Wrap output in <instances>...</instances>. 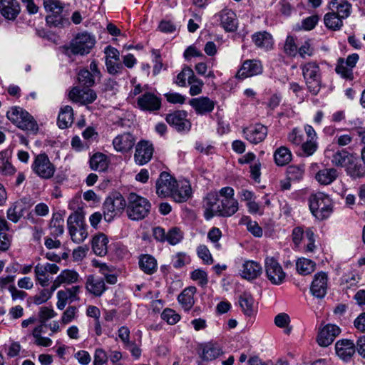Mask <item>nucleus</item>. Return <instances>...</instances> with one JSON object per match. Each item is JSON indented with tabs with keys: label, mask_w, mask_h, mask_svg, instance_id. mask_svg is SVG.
I'll list each match as a JSON object with an SVG mask.
<instances>
[{
	"label": "nucleus",
	"mask_w": 365,
	"mask_h": 365,
	"mask_svg": "<svg viewBox=\"0 0 365 365\" xmlns=\"http://www.w3.org/2000/svg\"><path fill=\"white\" fill-rule=\"evenodd\" d=\"M151 204L148 199L131 192L128 196L125 212L128 217L133 221H139L148 216Z\"/></svg>",
	"instance_id": "1"
},
{
	"label": "nucleus",
	"mask_w": 365,
	"mask_h": 365,
	"mask_svg": "<svg viewBox=\"0 0 365 365\" xmlns=\"http://www.w3.org/2000/svg\"><path fill=\"white\" fill-rule=\"evenodd\" d=\"M96 44L94 35L87 31L78 33L65 47L66 53L68 56L79 55L85 56L88 54Z\"/></svg>",
	"instance_id": "2"
},
{
	"label": "nucleus",
	"mask_w": 365,
	"mask_h": 365,
	"mask_svg": "<svg viewBox=\"0 0 365 365\" xmlns=\"http://www.w3.org/2000/svg\"><path fill=\"white\" fill-rule=\"evenodd\" d=\"M309 205L312 215L319 220L327 219L332 212L331 200L324 192L312 194L309 198Z\"/></svg>",
	"instance_id": "3"
},
{
	"label": "nucleus",
	"mask_w": 365,
	"mask_h": 365,
	"mask_svg": "<svg viewBox=\"0 0 365 365\" xmlns=\"http://www.w3.org/2000/svg\"><path fill=\"white\" fill-rule=\"evenodd\" d=\"M7 118L19 128L36 133L38 126L32 115L21 107H11L6 113Z\"/></svg>",
	"instance_id": "4"
},
{
	"label": "nucleus",
	"mask_w": 365,
	"mask_h": 365,
	"mask_svg": "<svg viewBox=\"0 0 365 365\" xmlns=\"http://www.w3.org/2000/svg\"><path fill=\"white\" fill-rule=\"evenodd\" d=\"M300 68L308 91L312 95H317L322 86V74L319 64L315 61H309L301 64Z\"/></svg>",
	"instance_id": "5"
},
{
	"label": "nucleus",
	"mask_w": 365,
	"mask_h": 365,
	"mask_svg": "<svg viewBox=\"0 0 365 365\" xmlns=\"http://www.w3.org/2000/svg\"><path fill=\"white\" fill-rule=\"evenodd\" d=\"M67 225L69 235L73 242L80 244L87 238V225L82 212L76 211L71 214L67 219Z\"/></svg>",
	"instance_id": "6"
},
{
	"label": "nucleus",
	"mask_w": 365,
	"mask_h": 365,
	"mask_svg": "<svg viewBox=\"0 0 365 365\" xmlns=\"http://www.w3.org/2000/svg\"><path fill=\"white\" fill-rule=\"evenodd\" d=\"M43 6L45 11L50 13L46 17V23L48 25L61 27L69 24L68 19L62 16L64 4L61 1L43 0Z\"/></svg>",
	"instance_id": "7"
},
{
	"label": "nucleus",
	"mask_w": 365,
	"mask_h": 365,
	"mask_svg": "<svg viewBox=\"0 0 365 365\" xmlns=\"http://www.w3.org/2000/svg\"><path fill=\"white\" fill-rule=\"evenodd\" d=\"M31 168L33 173L43 180L52 178L56 171V165L45 153L34 156Z\"/></svg>",
	"instance_id": "8"
},
{
	"label": "nucleus",
	"mask_w": 365,
	"mask_h": 365,
	"mask_svg": "<svg viewBox=\"0 0 365 365\" xmlns=\"http://www.w3.org/2000/svg\"><path fill=\"white\" fill-rule=\"evenodd\" d=\"M126 201L119 193L106 198L103 203V217L106 222H111L125 208Z\"/></svg>",
	"instance_id": "9"
},
{
	"label": "nucleus",
	"mask_w": 365,
	"mask_h": 365,
	"mask_svg": "<svg viewBox=\"0 0 365 365\" xmlns=\"http://www.w3.org/2000/svg\"><path fill=\"white\" fill-rule=\"evenodd\" d=\"M264 268L266 276L272 284L279 285L284 281L286 273L274 257H267L265 259Z\"/></svg>",
	"instance_id": "10"
},
{
	"label": "nucleus",
	"mask_w": 365,
	"mask_h": 365,
	"mask_svg": "<svg viewBox=\"0 0 365 365\" xmlns=\"http://www.w3.org/2000/svg\"><path fill=\"white\" fill-rule=\"evenodd\" d=\"M359 59V56L357 53L349 55L346 59L338 58L335 68L336 73L344 78L352 80L354 78L353 68L356 66Z\"/></svg>",
	"instance_id": "11"
},
{
	"label": "nucleus",
	"mask_w": 365,
	"mask_h": 365,
	"mask_svg": "<svg viewBox=\"0 0 365 365\" xmlns=\"http://www.w3.org/2000/svg\"><path fill=\"white\" fill-rule=\"evenodd\" d=\"M137 137L130 132L117 135L112 141L114 150L123 154L130 153L136 145Z\"/></svg>",
	"instance_id": "12"
},
{
	"label": "nucleus",
	"mask_w": 365,
	"mask_h": 365,
	"mask_svg": "<svg viewBox=\"0 0 365 365\" xmlns=\"http://www.w3.org/2000/svg\"><path fill=\"white\" fill-rule=\"evenodd\" d=\"M137 107L143 111L155 112L161 108V98L155 93L145 91L137 98Z\"/></svg>",
	"instance_id": "13"
},
{
	"label": "nucleus",
	"mask_w": 365,
	"mask_h": 365,
	"mask_svg": "<svg viewBox=\"0 0 365 365\" xmlns=\"http://www.w3.org/2000/svg\"><path fill=\"white\" fill-rule=\"evenodd\" d=\"M177 180L170 173L163 172L156 182V193L160 197H168L172 194Z\"/></svg>",
	"instance_id": "14"
},
{
	"label": "nucleus",
	"mask_w": 365,
	"mask_h": 365,
	"mask_svg": "<svg viewBox=\"0 0 365 365\" xmlns=\"http://www.w3.org/2000/svg\"><path fill=\"white\" fill-rule=\"evenodd\" d=\"M59 269V267L56 264L48 262L46 264L38 263L34 267L35 279L41 287H47L50 282L47 274H56Z\"/></svg>",
	"instance_id": "15"
},
{
	"label": "nucleus",
	"mask_w": 365,
	"mask_h": 365,
	"mask_svg": "<svg viewBox=\"0 0 365 365\" xmlns=\"http://www.w3.org/2000/svg\"><path fill=\"white\" fill-rule=\"evenodd\" d=\"M220 198L217 192H209L203 200L204 217L210 220L215 215L220 216Z\"/></svg>",
	"instance_id": "16"
},
{
	"label": "nucleus",
	"mask_w": 365,
	"mask_h": 365,
	"mask_svg": "<svg viewBox=\"0 0 365 365\" xmlns=\"http://www.w3.org/2000/svg\"><path fill=\"white\" fill-rule=\"evenodd\" d=\"M68 98L74 103L86 105L92 103L96 99L97 95L92 89L73 87L68 93Z\"/></svg>",
	"instance_id": "17"
},
{
	"label": "nucleus",
	"mask_w": 365,
	"mask_h": 365,
	"mask_svg": "<svg viewBox=\"0 0 365 365\" xmlns=\"http://www.w3.org/2000/svg\"><path fill=\"white\" fill-rule=\"evenodd\" d=\"M263 72V66L259 60L250 59L243 62L241 68L236 74V78L244 79L248 77L259 75Z\"/></svg>",
	"instance_id": "18"
},
{
	"label": "nucleus",
	"mask_w": 365,
	"mask_h": 365,
	"mask_svg": "<svg viewBox=\"0 0 365 365\" xmlns=\"http://www.w3.org/2000/svg\"><path fill=\"white\" fill-rule=\"evenodd\" d=\"M154 148L147 140H140L135 145L134 159L137 164L143 165L148 163L153 155Z\"/></svg>",
	"instance_id": "19"
},
{
	"label": "nucleus",
	"mask_w": 365,
	"mask_h": 365,
	"mask_svg": "<svg viewBox=\"0 0 365 365\" xmlns=\"http://www.w3.org/2000/svg\"><path fill=\"white\" fill-rule=\"evenodd\" d=\"M187 112L185 110H177L167 115L166 121L173 126L178 131L190 130L191 123L187 119Z\"/></svg>",
	"instance_id": "20"
},
{
	"label": "nucleus",
	"mask_w": 365,
	"mask_h": 365,
	"mask_svg": "<svg viewBox=\"0 0 365 365\" xmlns=\"http://www.w3.org/2000/svg\"><path fill=\"white\" fill-rule=\"evenodd\" d=\"M245 138L253 144L262 142L267 135V128L262 124L256 123L243 129Z\"/></svg>",
	"instance_id": "21"
},
{
	"label": "nucleus",
	"mask_w": 365,
	"mask_h": 365,
	"mask_svg": "<svg viewBox=\"0 0 365 365\" xmlns=\"http://www.w3.org/2000/svg\"><path fill=\"white\" fill-rule=\"evenodd\" d=\"M21 8L17 0H0V14L8 21H14Z\"/></svg>",
	"instance_id": "22"
},
{
	"label": "nucleus",
	"mask_w": 365,
	"mask_h": 365,
	"mask_svg": "<svg viewBox=\"0 0 365 365\" xmlns=\"http://www.w3.org/2000/svg\"><path fill=\"white\" fill-rule=\"evenodd\" d=\"M341 330L339 327L334 324H327L320 329L317 336V342L321 346H328L340 334Z\"/></svg>",
	"instance_id": "23"
},
{
	"label": "nucleus",
	"mask_w": 365,
	"mask_h": 365,
	"mask_svg": "<svg viewBox=\"0 0 365 365\" xmlns=\"http://www.w3.org/2000/svg\"><path fill=\"white\" fill-rule=\"evenodd\" d=\"M327 274L320 272L314 275L310 287V292L317 298L322 299L327 292Z\"/></svg>",
	"instance_id": "24"
},
{
	"label": "nucleus",
	"mask_w": 365,
	"mask_h": 365,
	"mask_svg": "<svg viewBox=\"0 0 365 365\" xmlns=\"http://www.w3.org/2000/svg\"><path fill=\"white\" fill-rule=\"evenodd\" d=\"M189 104L200 115L211 113L215 106L214 101L205 96L192 98L189 101Z\"/></svg>",
	"instance_id": "25"
},
{
	"label": "nucleus",
	"mask_w": 365,
	"mask_h": 365,
	"mask_svg": "<svg viewBox=\"0 0 365 365\" xmlns=\"http://www.w3.org/2000/svg\"><path fill=\"white\" fill-rule=\"evenodd\" d=\"M192 195V188L188 181L177 182V186L173 189L171 197L177 202H186Z\"/></svg>",
	"instance_id": "26"
},
{
	"label": "nucleus",
	"mask_w": 365,
	"mask_h": 365,
	"mask_svg": "<svg viewBox=\"0 0 365 365\" xmlns=\"http://www.w3.org/2000/svg\"><path fill=\"white\" fill-rule=\"evenodd\" d=\"M86 290L95 297H100L106 289L104 279L95 275H88L86 281Z\"/></svg>",
	"instance_id": "27"
},
{
	"label": "nucleus",
	"mask_w": 365,
	"mask_h": 365,
	"mask_svg": "<svg viewBox=\"0 0 365 365\" xmlns=\"http://www.w3.org/2000/svg\"><path fill=\"white\" fill-rule=\"evenodd\" d=\"M262 272V267L258 262L253 260H247L242 264L240 275L244 279L252 280L260 276Z\"/></svg>",
	"instance_id": "28"
},
{
	"label": "nucleus",
	"mask_w": 365,
	"mask_h": 365,
	"mask_svg": "<svg viewBox=\"0 0 365 365\" xmlns=\"http://www.w3.org/2000/svg\"><path fill=\"white\" fill-rule=\"evenodd\" d=\"M335 349L339 358L348 361L355 353V345L351 340L342 339L336 343Z\"/></svg>",
	"instance_id": "29"
},
{
	"label": "nucleus",
	"mask_w": 365,
	"mask_h": 365,
	"mask_svg": "<svg viewBox=\"0 0 365 365\" xmlns=\"http://www.w3.org/2000/svg\"><path fill=\"white\" fill-rule=\"evenodd\" d=\"M220 24L226 31L232 32L237 29L236 14L230 9H223L218 14Z\"/></svg>",
	"instance_id": "30"
},
{
	"label": "nucleus",
	"mask_w": 365,
	"mask_h": 365,
	"mask_svg": "<svg viewBox=\"0 0 365 365\" xmlns=\"http://www.w3.org/2000/svg\"><path fill=\"white\" fill-rule=\"evenodd\" d=\"M79 274L73 269L63 270L53 282V290H56L62 284H71L78 281Z\"/></svg>",
	"instance_id": "31"
},
{
	"label": "nucleus",
	"mask_w": 365,
	"mask_h": 365,
	"mask_svg": "<svg viewBox=\"0 0 365 365\" xmlns=\"http://www.w3.org/2000/svg\"><path fill=\"white\" fill-rule=\"evenodd\" d=\"M255 46L261 49L268 51L272 48L274 41L272 35L267 31H259L252 36Z\"/></svg>",
	"instance_id": "32"
},
{
	"label": "nucleus",
	"mask_w": 365,
	"mask_h": 365,
	"mask_svg": "<svg viewBox=\"0 0 365 365\" xmlns=\"http://www.w3.org/2000/svg\"><path fill=\"white\" fill-rule=\"evenodd\" d=\"M138 264L140 269L146 274H153L158 269L156 259L148 254L140 255Z\"/></svg>",
	"instance_id": "33"
},
{
	"label": "nucleus",
	"mask_w": 365,
	"mask_h": 365,
	"mask_svg": "<svg viewBox=\"0 0 365 365\" xmlns=\"http://www.w3.org/2000/svg\"><path fill=\"white\" fill-rule=\"evenodd\" d=\"M108 239L103 233L95 235L92 240V249L93 252L100 257L108 253Z\"/></svg>",
	"instance_id": "34"
},
{
	"label": "nucleus",
	"mask_w": 365,
	"mask_h": 365,
	"mask_svg": "<svg viewBox=\"0 0 365 365\" xmlns=\"http://www.w3.org/2000/svg\"><path fill=\"white\" fill-rule=\"evenodd\" d=\"M195 287L185 288L178 296V300L185 311H189L194 305V295L196 293Z\"/></svg>",
	"instance_id": "35"
},
{
	"label": "nucleus",
	"mask_w": 365,
	"mask_h": 365,
	"mask_svg": "<svg viewBox=\"0 0 365 365\" xmlns=\"http://www.w3.org/2000/svg\"><path fill=\"white\" fill-rule=\"evenodd\" d=\"M220 212L221 217H230L235 214L238 209V202L235 198H220Z\"/></svg>",
	"instance_id": "36"
},
{
	"label": "nucleus",
	"mask_w": 365,
	"mask_h": 365,
	"mask_svg": "<svg viewBox=\"0 0 365 365\" xmlns=\"http://www.w3.org/2000/svg\"><path fill=\"white\" fill-rule=\"evenodd\" d=\"M339 173L335 168H324L319 170L315 178L317 181L323 185H327L332 183L338 177Z\"/></svg>",
	"instance_id": "37"
},
{
	"label": "nucleus",
	"mask_w": 365,
	"mask_h": 365,
	"mask_svg": "<svg viewBox=\"0 0 365 365\" xmlns=\"http://www.w3.org/2000/svg\"><path fill=\"white\" fill-rule=\"evenodd\" d=\"M329 7L341 18H348L351 14V5L346 0H330Z\"/></svg>",
	"instance_id": "38"
},
{
	"label": "nucleus",
	"mask_w": 365,
	"mask_h": 365,
	"mask_svg": "<svg viewBox=\"0 0 365 365\" xmlns=\"http://www.w3.org/2000/svg\"><path fill=\"white\" fill-rule=\"evenodd\" d=\"M25 211L26 205L21 201H16L7 210L6 217L9 220L16 223L24 216Z\"/></svg>",
	"instance_id": "39"
},
{
	"label": "nucleus",
	"mask_w": 365,
	"mask_h": 365,
	"mask_svg": "<svg viewBox=\"0 0 365 365\" xmlns=\"http://www.w3.org/2000/svg\"><path fill=\"white\" fill-rule=\"evenodd\" d=\"M73 122V110L70 106H65L60 110L58 116V125L60 128H68Z\"/></svg>",
	"instance_id": "40"
},
{
	"label": "nucleus",
	"mask_w": 365,
	"mask_h": 365,
	"mask_svg": "<svg viewBox=\"0 0 365 365\" xmlns=\"http://www.w3.org/2000/svg\"><path fill=\"white\" fill-rule=\"evenodd\" d=\"M89 163L92 170L102 172L108 168L109 160L105 154L96 153L91 157Z\"/></svg>",
	"instance_id": "41"
},
{
	"label": "nucleus",
	"mask_w": 365,
	"mask_h": 365,
	"mask_svg": "<svg viewBox=\"0 0 365 365\" xmlns=\"http://www.w3.org/2000/svg\"><path fill=\"white\" fill-rule=\"evenodd\" d=\"M9 230L7 221L0 218V251H6L11 246V237L6 233Z\"/></svg>",
	"instance_id": "42"
},
{
	"label": "nucleus",
	"mask_w": 365,
	"mask_h": 365,
	"mask_svg": "<svg viewBox=\"0 0 365 365\" xmlns=\"http://www.w3.org/2000/svg\"><path fill=\"white\" fill-rule=\"evenodd\" d=\"M343 19L335 11H331L326 14L324 16V22L329 29L336 31L339 30L343 26Z\"/></svg>",
	"instance_id": "43"
},
{
	"label": "nucleus",
	"mask_w": 365,
	"mask_h": 365,
	"mask_svg": "<svg viewBox=\"0 0 365 365\" xmlns=\"http://www.w3.org/2000/svg\"><path fill=\"white\" fill-rule=\"evenodd\" d=\"M292 155L289 148L281 146L274 153L275 163L279 166L287 165L292 160Z\"/></svg>",
	"instance_id": "44"
},
{
	"label": "nucleus",
	"mask_w": 365,
	"mask_h": 365,
	"mask_svg": "<svg viewBox=\"0 0 365 365\" xmlns=\"http://www.w3.org/2000/svg\"><path fill=\"white\" fill-rule=\"evenodd\" d=\"M239 304L245 315L251 316L254 314V299L250 293L243 292L240 296Z\"/></svg>",
	"instance_id": "45"
},
{
	"label": "nucleus",
	"mask_w": 365,
	"mask_h": 365,
	"mask_svg": "<svg viewBox=\"0 0 365 365\" xmlns=\"http://www.w3.org/2000/svg\"><path fill=\"white\" fill-rule=\"evenodd\" d=\"M220 347L217 344H208L203 346L201 358L205 361H212L222 354Z\"/></svg>",
	"instance_id": "46"
},
{
	"label": "nucleus",
	"mask_w": 365,
	"mask_h": 365,
	"mask_svg": "<svg viewBox=\"0 0 365 365\" xmlns=\"http://www.w3.org/2000/svg\"><path fill=\"white\" fill-rule=\"evenodd\" d=\"M297 272L302 275H307L313 272L316 267V263L307 258H300L296 263Z\"/></svg>",
	"instance_id": "47"
},
{
	"label": "nucleus",
	"mask_w": 365,
	"mask_h": 365,
	"mask_svg": "<svg viewBox=\"0 0 365 365\" xmlns=\"http://www.w3.org/2000/svg\"><path fill=\"white\" fill-rule=\"evenodd\" d=\"M64 232V220L60 215H53L50 222V233L53 237H58Z\"/></svg>",
	"instance_id": "48"
},
{
	"label": "nucleus",
	"mask_w": 365,
	"mask_h": 365,
	"mask_svg": "<svg viewBox=\"0 0 365 365\" xmlns=\"http://www.w3.org/2000/svg\"><path fill=\"white\" fill-rule=\"evenodd\" d=\"M350 155L344 150H338L332 155L331 163L337 167H344L350 161Z\"/></svg>",
	"instance_id": "49"
},
{
	"label": "nucleus",
	"mask_w": 365,
	"mask_h": 365,
	"mask_svg": "<svg viewBox=\"0 0 365 365\" xmlns=\"http://www.w3.org/2000/svg\"><path fill=\"white\" fill-rule=\"evenodd\" d=\"M193 73V70L190 66H185L182 71L177 75L174 83L180 87L186 86V80H187L188 83Z\"/></svg>",
	"instance_id": "50"
},
{
	"label": "nucleus",
	"mask_w": 365,
	"mask_h": 365,
	"mask_svg": "<svg viewBox=\"0 0 365 365\" xmlns=\"http://www.w3.org/2000/svg\"><path fill=\"white\" fill-rule=\"evenodd\" d=\"M241 222L246 225L247 230L255 237H259L262 235V229L255 221H252L247 216H244L241 219Z\"/></svg>",
	"instance_id": "51"
},
{
	"label": "nucleus",
	"mask_w": 365,
	"mask_h": 365,
	"mask_svg": "<svg viewBox=\"0 0 365 365\" xmlns=\"http://www.w3.org/2000/svg\"><path fill=\"white\" fill-rule=\"evenodd\" d=\"M188 84L190 86L189 91V93L190 96H195L202 93L204 82L202 81V80L197 77L194 73L190 80L189 81Z\"/></svg>",
	"instance_id": "52"
},
{
	"label": "nucleus",
	"mask_w": 365,
	"mask_h": 365,
	"mask_svg": "<svg viewBox=\"0 0 365 365\" xmlns=\"http://www.w3.org/2000/svg\"><path fill=\"white\" fill-rule=\"evenodd\" d=\"M290 318L286 313L278 314L274 318V324L279 328H285L284 332L287 334H289L292 330V327L289 325Z\"/></svg>",
	"instance_id": "53"
},
{
	"label": "nucleus",
	"mask_w": 365,
	"mask_h": 365,
	"mask_svg": "<svg viewBox=\"0 0 365 365\" xmlns=\"http://www.w3.org/2000/svg\"><path fill=\"white\" fill-rule=\"evenodd\" d=\"M161 318L168 324L173 325L180 321V316L175 310L166 308L163 311Z\"/></svg>",
	"instance_id": "54"
},
{
	"label": "nucleus",
	"mask_w": 365,
	"mask_h": 365,
	"mask_svg": "<svg viewBox=\"0 0 365 365\" xmlns=\"http://www.w3.org/2000/svg\"><path fill=\"white\" fill-rule=\"evenodd\" d=\"M190 278L193 281L197 282V284L202 287L206 286L208 283L207 274L201 269H197L191 272Z\"/></svg>",
	"instance_id": "55"
},
{
	"label": "nucleus",
	"mask_w": 365,
	"mask_h": 365,
	"mask_svg": "<svg viewBox=\"0 0 365 365\" xmlns=\"http://www.w3.org/2000/svg\"><path fill=\"white\" fill-rule=\"evenodd\" d=\"M221 237L222 232L218 227H212L207 233L208 240L213 244L215 248L217 250H220L222 248V246L219 242Z\"/></svg>",
	"instance_id": "56"
},
{
	"label": "nucleus",
	"mask_w": 365,
	"mask_h": 365,
	"mask_svg": "<svg viewBox=\"0 0 365 365\" xmlns=\"http://www.w3.org/2000/svg\"><path fill=\"white\" fill-rule=\"evenodd\" d=\"M54 291L55 290H53V285L51 286L50 289H43L41 290V292L38 294H36L35 296L33 297V302L36 305H39L46 302L51 297L52 294Z\"/></svg>",
	"instance_id": "57"
},
{
	"label": "nucleus",
	"mask_w": 365,
	"mask_h": 365,
	"mask_svg": "<svg viewBox=\"0 0 365 365\" xmlns=\"http://www.w3.org/2000/svg\"><path fill=\"white\" fill-rule=\"evenodd\" d=\"M297 46L295 43V39L292 36H288L286 38L284 46V53L289 56H295L297 53Z\"/></svg>",
	"instance_id": "58"
},
{
	"label": "nucleus",
	"mask_w": 365,
	"mask_h": 365,
	"mask_svg": "<svg viewBox=\"0 0 365 365\" xmlns=\"http://www.w3.org/2000/svg\"><path fill=\"white\" fill-rule=\"evenodd\" d=\"M190 257L184 252L177 253L172 259V264L176 269L184 267L185 264L190 263Z\"/></svg>",
	"instance_id": "59"
},
{
	"label": "nucleus",
	"mask_w": 365,
	"mask_h": 365,
	"mask_svg": "<svg viewBox=\"0 0 365 365\" xmlns=\"http://www.w3.org/2000/svg\"><path fill=\"white\" fill-rule=\"evenodd\" d=\"M0 172L4 175H10L15 173V168L2 153H0Z\"/></svg>",
	"instance_id": "60"
},
{
	"label": "nucleus",
	"mask_w": 365,
	"mask_h": 365,
	"mask_svg": "<svg viewBox=\"0 0 365 365\" xmlns=\"http://www.w3.org/2000/svg\"><path fill=\"white\" fill-rule=\"evenodd\" d=\"M304 155L310 156L312 155L318 148V143L317 140H307L302 143L300 145Z\"/></svg>",
	"instance_id": "61"
},
{
	"label": "nucleus",
	"mask_w": 365,
	"mask_h": 365,
	"mask_svg": "<svg viewBox=\"0 0 365 365\" xmlns=\"http://www.w3.org/2000/svg\"><path fill=\"white\" fill-rule=\"evenodd\" d=\"M78 79L83 85L90 87L94 84L93 74L87 69L81 70L78 75Z\"/></svg>",
	"instance_id": "62"
},
{
	"label": "nucleus",
	"mask_w": 365,
	"mask_h": 365,
	"mask_svg": "<svg viewBox=\"0 0 365 365\" xmlns=\"http://www.w3.org/2000/svg\"><path fill=\"white\" fill-rule=\"evenodd\" d=\"M106 65L108 70V72L110 74H117L120 73L123 69V66L120 63V60L118 61L112 60L110 58L106 59Z\"/></svg>",
	"instance_id": "63"
},
{
	"label": "nucleus",
	"mask_w": 365,
	"mask_h": 365,
	"mask_svg": "<svg viewBox=\"0 0 365 365\" xmlns=\"http://www.w3.org/2000/svg\"><path fill=\"white\" fill-rule=\"evenodd\" d=\"M288 140L294 145L300 146L304 141V135L299 129L294 128L288 135Z\"/></svg>",
	"instance_id": "64"
}]
</instances>
